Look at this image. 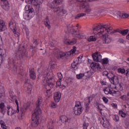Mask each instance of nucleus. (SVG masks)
I'll return each mask as SVG.
<instances>
[{"instance_id": "obj_16", "label": "nucleus", "mask_w": 129, "mask_h": 129, "mask_svg": "<svg viewBox=\"0 0 129 129\" xmlns=\"http://www.w3.org/2000/svg\"><path fill=\"white\" fill-rule=\"evenodd\" d=\"M83 57V56L80 55L78 57L75 58L73 63H72V68H76V66H77L78 64H80V63H81V60H82Z\"/></svg>"}, {"instance_id": "obj_23", "label": "nucleus", "mask_w": 129, "mask_h": 129, "mask_svg": "<svg viewBox=\"0 0 129 129\" xmlns=\"http://www.w3.org/2000/svg\"><path fill=\"white\" fill-rule=\"evenodd\" d=\"M30 106L29 103H24L22 106L21 107L20 112H21L22 114H24L26 111L27 110L28 107Z\"/></svg>"}, {"instance_id": "obj_15", "label": "nucleus", "mask_w": 129, "mask_h": 129, "mask_svg": "<svg viewBox=\"0 0 129 129\" xmlns=\"http://www.w3.org/2000/svg\"><path fill=\"white\" fill-rule=\"evenodd\" d=\"M9 25L11 30H12L14 34L17 35V24H16L15 21L11 20Z\"/></svg>"}, {"instance_id": "obj_1", "label": "nucleus", "mask_w": 129, "mask_h": 129, "mask_svg": "<svg viewBox=\"0 0 129 129\" xmlns=\"http://www.w3.org/2000/svg\"><path fill=\"white\" fill-rule=\"evenodd\" d=\"M54 74L53 72L45 73L42 75V80L43 85H45L46 91L45 92V96L46 97H51L52 96V92L51 89L54 86Z\"/></svg>"}, {"instance_id": "obj_28", "label": "nucleus", "mask_w": 129, "mask_h": 129, "mask_svg": "<svg viewBox=\"0 0 129 129\" xmlns=\"http://www.w3.org/2000/svg\"><path fill=\"white\" fill-rule=\"evenodd\" d=\"M60 120L61 122H70V118H68V117L63 115L61 116L60 117Z\"/></svg>"}, {"instance_id": "obj_44", "label": "nucleus", "mask_w": 129, "mask_h": 129, "mask_svg": "<svg viewBox=\"0 0 129 129\" xmlns=\"http://www.w3.org/2000/svg\"><path fill=\"white\" fill-rule=\"evenodd\" d=\"M25 2L26 4H29V5H33V6H35L34 0H26Z\"/></svg>"}, {"instance_id": "obj_36", "label": "nucleus", "mask_w": 129, "mask_h": 129, "mask_svg": "<svg viewBox=\"0 0 129 129\" xmlns=\"http://www.w3.org/2000/svg\"><path fill=\"white\" fill-rule=\"evenodd\" d=\"M85 16H86V13H80V14H78L76 15L75 19H80V18H81V17H84Z\"/></svg>"}, {"instance_id": "obj_53", "label": "nucleus", "mask_w": 129, "mask_h": 129, "mask_svg": "<svg viewBox=\"0 0 129 129\" xmlns=\"http://www.w3.org/2000/svg\"><path fill=\"white\" fill-rule=\"evenodd\" d=\"M57 76L59 80H62V79H63V76L62 75V74L61 73H57Z\"/></svg>"}, {"instance_id": "obj_2", "label": "nucleus", "mask_w": 129, "mask_h": 129, "mask_svg": "<svg viewBox=\"0 0 129 129\" xmlns=\"http://www.w3.org/2000/svg\"><path fill=\"white\" fill-rule=\"evenodd\" d=\"M93 33L95 35H99L100 36H105L106 34H115L117 33V30H112V27H110L108 25H97L93 28Z\"/></svg>"}, {"instance_id": "obj_56", "label": "nucleus", "mask_w": 129, "mask_h": 129, "mask_svg": "<svg viewBox=\"0 0 129 129\" xmlns=\"http://www.w3.org/2000/svg\"><path fill=\"white\" fill-rule=\"evenodd\" d=\"M102 99L105 103H107L108 102V99L107 98H106V97H103L102 98Z\"/></svg>"}, {"instance_id": "obj_35", "label": "nucleus", "mask_w": 129, "mask_h": 129, "mask_svg": "<svg viewBox=\"0 0 129 129\" xmlns=\"http://www.w3.org/2000/svg\"><path fill=\"white\" fill-rule=\"evenodd\" d=\"M74 35H75L76 38H78V39H83V37H84V35L83 34H80L79 32H77Z\"/></svg>"}, {"instance_id": "obj_48", "label": "nucleus", "mask_w": 129, "mask_h": 129, "mask_svg": "<svg viewBox=\"0 0 129 129\" xmlns=\"http://www.w3.org/2000/svg\"><path fill=\"white\" fill-rule=\"evenodd\" d=\"M25 11H26V12H30V10H34L33 9H31V7L30 6V5H26L25 7Z\"/></svg>"}, {"instance_id": "obj_32", "label": "nucleus", "mask_w": 129, "mask_h": 129, "mask_svg": "<svg viewBox=\"0 0 129 129\" xmlns=\"http://www.w3.org/2000/svg\"><path fill=\"white\" fill-rule=\"evenodd\" d=\"M25 86H27V91L28 94H31V91H32V85L30 84L25 83Z\"/></svg>"}, {"instance_id": "obj_4", "label": "nucleus", "mask_w": 129, "mask_h": 129, "mask_svg": "<svg viewBox=\"0 0 129 129\" xmlns=\"http://www.w3.org/2000/svg\"><path fill=\"white\" fill-rule=\"evenodd\" d=\"M76 51V47L75 46H74L71 51L66 52L58 51L56 54V57H57L58 59H60L64 58V57H68V56H74Z\"/></svg>"}, {"instance_id": "obj_17", "label": "nucleus", "mask_w": 129, "mask_h": 129, "mask_svg": "<svg viewBox=\"0 0 129 129\" xmlns=\"http://www.w3.org/2000/svg\"><path fill=\"white\" fill-rule=\"evenodd\" d=\"M109 33L105 34L104 36H102L103 39V43L104 44H109L111 42V41H112V38L107 35Z\"/></svg>"}, {"instance_id": "obj_34", "label": "nucleus", "mask_w": 129, "mask_h": 129, "mask_svg": "<svg viewBox=\"0 0 129 129\" xmlns=\"http://www.w3.org/2000/svg\"><path fill=\"white\" fill-rule=\"evenodd\" d=\"M128 14L126 13H119V17L121 18V19H126V18H128Z\"/></svg>"}, {"instance_id": "obj_40", "label": "nucleus", "mask_w": 129, "mask_h": 129, "mask_svg": "<svg viewBox=\"0 0 129 129\" xmlns=\"http://www.w3.org/2000/svg\"><path fill=\"white\" fill-rule=\"evenodd\" d=\"M34 6H38V5H42L43 0H34Z\"/></svg>"}, {"instance_id": "obj_6", "label": "nucleus", "mask_w": 129, "mask_h": 129, "mask_svg": "<svg viewBox=\"0 0 129 129\" xmlns=\"http://www.w3.org/2000/svg\"><path fill=\"white\" fill-rule=\"evenodd\" d=\"M40 115L41 113H38L37 112H34V113L32 114V121L31 123L32 126H34V127L38 126Z\"/></svg>"}, {"instance_id": "obj_47", "label": "nucleus", "mask_w": 129, "mask_h": 129, "mask_svg": "<svg viewBox=\"0 0 129 129\" xmlns=\"http://www.w3.org/2000/svg\"><path fill=\"white\" fill-rule=\"evenodd\" d=\"M50 106L52 108H56L57 105V104L55 103L54 102H51V103L50 104Z\"/></svg>"}, {"instance_id": "obj_52", "label": "nucleus", "mask_w": 129, "mask_h": 129, "mask_svg": "<svg viewBox=\"0 0 129 129\" xmlns=\"http://www.w3.org/2000/svg\"><path fill=\"white\" fill-rule=\"evenodd\" d=\"M100 83L102 85H106V84H107V83L106 82V80L105 79L101 80Z\"/></svg>"}, {"instance_id": "obj_25", "label": "nucleus", "mask_w": 129, "mask_h": 129, "mask_svg": "<svg viewBox=\"0 0 129 129\" xmlns=\"http://www.w3.org/2000/svg\"><path fill=\"white\" fill-rule=\"evenodd\" d=\"M90 67L94 70H98V69H100V65L98 62H92L90 64Z\"/></svg>"}, {"instance_id": "obj_41", "label": "nucleus", "mask_w": 129, "mask_h": 129, "mask_svg": "<svg viewBox=\"0 0 129 129\" xmlns=\"http://www.w3.org/2000/svg\"><path fill=\"white\" fill-rule=\"evenodd\" d=\"M62 2H63V0H54L53 2V4L54 6H56V5H60V4L62 3Z\"/></svg>"}, {"instance_id": "obj_31", "label": "nucleus", "mask_w": 129, "mask_h": 129, "mask_svg": "<svg viewBox=\"0 0 129 129\" xmlns=\"http://www.w3.org/2000/svg\"><path fill=\"white\" fill-rule=\"evenodd\" d=\"M95 106L98 109V111H100V112H101L102 109L104 107L103 105L100 104L97 102L95 104Z\"/></svg>"}, {"instance_id": "obj_55", "label": "nucleus", "mask_w": 129, "mask_h": 129, "mask_svg": "<svg viewBox=\"0 0 129 129\" xmlns=\"http://www.w3.org/2000/svg\"><path fill=\"white\" fill-rule=\"evenodd\" d=\"M120 98L122 100H127V97H126V95H123L121 96Z\"/></svg>"}, {"instance_id": "obj_10", "label": "nucleus", "mask_w": 129, "mask_h": 129, "mask_svg": "<svg viewBox=\"0 0 129 129\" xmlns=\"http://www.w3.org/2000/svg\"><path fill=\"white\" fill-rule=\"evenodd\" d=\"M53 12L54 13H56L57 16H63V15L67 14V11L62 8L60 7H55L53 8Z\"/></svg>"}, {"instance_id": "obj_43", "label": "nucleus", "mask_w": 129, "mask_h": 129, "mask_svg": "<svg viewBox=\"0 0 129 129\" xmlns=\"http://www.w3.org/2000/svg\"><path fill=\"white\" fill-rule=\"evenodd\" d=\"M88 41H89V42H93L94 41H96V38L93 36H91L88 38Z\"/></svg>"}, {"instance_id": "obj_18", "label": "nucleus", "mask_w": 129, "mask_h": 129, "mask_svg": "<svg viewBox=\"0 0 129 129\" xmlns=\"http://www.w3.org/2000/svg\"><path fill=\"white\" fill-rule=\"evenodd\" d=\"M19 113V112H17V110L14 109L12 107H11V106H7V113L8 115L9 116H12V115H14V114L16 113Z\"/></svg>"}, {"instance_id": "obj_49", "label": "nucleus", "mask_w": 129, "mask_h": 129, "mask_svg": "<svg viewBox=\"0 0 129 129\" xmlns=\"http://www.w3.org/2000/svg\"><path fill=\"white\" fill-rule=\"evenodd\" d=\"M76 77L78 79H82V78L84 77V74H80L79 75H77Z\"/></svg>"}, {"instance_id": "obj_22", "label": "nucleus", "mask_w": 129, "mask_h": 129, "mask_svg": "<svg viewBox=\"0 0 129 129\" xmlns=\"http://www.w3.org/2000/svg\"><path fill=\"white\" fill-rule=\"evenodd\" d=\"M53 98L55 102H59L60 99H61V93H60V92H56L54 93Z\"/></svg>"}, {"instance_id": "obj_24", "label": "nucleus", "mask_w": 129, "mask_h": 129, "mask_svg": "<svg viewBox=\"0 0 129 129\" xmlns=\"http://www.w3.org/2000/svg\"><path fill=\"white\" fill-rule=\"evenodd\" d=\"M29 75L31 79L35 80L36 79V73H35V70L34 68H31L29 69Z\"/></svg>"}, {"instance_id": "obj_11", "label": "nucleus", "mask_w": 129, "mask_h": 129, "mask_svg": "<svg viewBox=\"0 0 129 129\" xmlns=\"http://www.w3.org/2000/svg\"><path fill=\"white\" fill-rule=\"evenodd\" d=\"M102 120L101 122H103L102 126L104 128L111 129V124L109 123L108 119H107L105 117H102Z\"/></svg>"}, {"instance_id": "obj_37", "label": "nucleus", "mask_w": 129, "mask_h": 129, "mask_svg": "<svg viewBox=\"0 0 129 129\" xmlns=\"http://www.w3.org/2000/svg\"><path fill=\"white\" fill-rule=\"evenodd\" d=\"M113 119L115 121V122H117L118 121H119V116H118V115H113Z\"/></svg>"}, {"instance_id": "obj_60", "label": "nucleus", "mask_w": 129, "mask_h": 129, "mask_svg": "<svg viewBox=\"0 0 129 129\" xmlns=\"http://www.w3.org/2000/svg\"><path fill=\"white\" fill-rule=\"evenodd\" d=\"M57 86H61V80L57 81L56 82Z\"/></svg>"}, {"instance_id": "obj_8", "label": "nucleus", "mask_w": 129, "mask_h": 129, "mask_svg": "<svg viewBox=\"0 0 129 129\" xmlns=\"http://www.w3.org/2000/svg\"><path fill=\"white\" fill-rule=\"evenodd\" d=\"M28 52L26 50L18 51L15 55L16 56L14 58L15 60H19V59H22V57L27 56Z\"/></svg>"}, {"instance_id": "obj_57", "label": "nucleus", "mask_w": 129, "mask_h": 129, "mask_svg": "<svg viewBox=\"0 0 129 129\" xmlns=\"http://www.w3.org/2000/svg\"><path fill=\"white\" fill-rule=\"evenodd\" d=\"M2 93H0V98H3L5 96V94L4 93V90L2 89Z\"/></svg>"}, {"instance_id": "obj_7", "label": "nucleus", "mask_w": 129, "mask_h": 129, "mask_svg": "<svg viewBox=\"0 0 129 129\" xmlns=\"http://www.w3.org/2000/svg\"><path fill=\"white\" fill-rule=\"evenodd\" d=\"M112 77L109 78V79L111 82V84L109 86V88H110L112 90L115 89L116 88V83H115V79L117 81V77L115 75L111 74Z\"/></svg>"}, {"instance_id": "obj_13", "label": "nucleus", "mask_w": 129, "mask_h": 129, "mask_svg": "<svg viewBox=\"0 0 129 129\" xmlns=\"http://www.w3.org/2000/svg\"><path fill=\"white\" fill-rule=\"evenodd\" d=\"M34 10L32 9L29 11V12H25L23 14L24 18L25 20H31L33 17H34Z\"/></svg>"}, {"instance_id": "obj_9", "label": "nucleus", "mask_w": 129, "mask_h": 129, "mask_svg": "<svg viewBox=\"0 0 129 129\" xmlns=\"http://www.w3.org/2000/svg\"><path fill=\"white\" fill-rule=\"evenodd\" d=\"M43 102V98L41 96H39L37 101H36V107L34 111V112H37L38 113H41L40 107L41 106L42 103Z\"/></svg>"}, {"instance_id": "obj_51", "label": "nucleus", "mask_w": 129, "mask_h": 129, "mask_svg": "<svg viewBox=\"0 0 129 129\" xmlns=\"http://www.w3.org/2000/svg\"><path fill=\"white\" fill-rule=\"evenodd\" d=\"M44 24L46 27H47L48 29L51 28V25H50V22H49V21L46 20V21L44 22Z\"/></svg>"}, {"instance_id": "obj_61", "label": "nucleus", "mask_w": 129, "mask_h": 129, "mask_svg": "<svg viewBox=\"0 0 129 129\" xmlns=\"http://www.w3.org/2000/svg\"><path fill=\"white\" fill-rule=\"evenodd\" d=\"M107 75H108V72L107 71H105L103 73V76H107Z\"/></svg>"}, {"instance_id": "obj_19", "label": "nucleus", "mask_w": 129, "mask_h": 129, "mask_svg": "<svg viewBox=\"0 0 129 129\" xmlns=\"http://www.w3.org/2000/svg\"><path fill=\"white\" fill-rule=\"evenodd\" d=\"M91 101H92V97H86L84 99L85 107L87 110L89 109V104H90V102H91Z\"/></svg>"}, {"instance_id": "obj_20", "label": "nucleus", "mask_w": 129, "mask_h": 129, "mask_svg": "<svg viewBox=\"0 0 129 129\" xmlns=\"http://www.w3.org/2000/svg\"><path fill=\"white\" fill-rule=\"evenodd\" d=\"M63 42L66 45H74L77 43V39L73 38L72 40L68 39H64Z\"/></svg>"}, {"instance_id": "obj_30", "label": "nucleus", "mask_w": 129, "mask_h": 129, "mask_svg": "<svg viewBox=\"0 0 129 129\" xmlns=\"http://www.w3.org/2000/svg\"><path fill=\"white\" fill-rule=\"evenodd\" d=\"M0 125L3 129H10V127L7 126V123L3 120H0Z\"/></svg>"}, {"instance_id": "obj_64", "label": "nucleus", "mask_w": 129, "mask_h": 129, "mask_svg": "<svg viewBox=\"0 0 129 129\" xmlns=\"http://www.w3.org/2000/svg\"><path fill=\"white\" fill-rule=\"evenodd\" d=\"M0 25H5V22L3 21V20H0Z\"/></svg>"}, {"instance_id": "obj_27", "label": "nucleus", "mask_w": 129, "mask_h": 129, "mask_svg": "<svg viewBox=\"0 0 129 129\" xmlns=\"http://www.w3.org/2000/svg\"><path fill=\"white\" fill-rule=\"evenodd\" d=\"M7 56V51L5 49H2L0 47V60H3L4 57Z\"/></svg>"}, {"instance_id": "obj_62", "label": "nucleus", "mask_w": 129, "mask_h": 129, "mask_svg": "<svg viewBox=\"0 0 129 129\" xmlns=\"http://www.w3.org/2000/svg\"><path fill=\"white\" fill-rule=\"evenodd\" d=\"M102 12H103V9H99L98 10V14H100V13H102Z\"/></svg>"}, {"instance_id": "obj_39", "label": "nucleus", "mask_w": 129, "mask_h": 129, "mask_svg": "<svg viewBox=\"0 0 129 129\" xmlns=\"http://www.w3.org/2000/svg\"><path fill=\"white\" fill-rule=\"evenodd\" d=\"M101 61L102 65H106L107 64H108V62H109L108 58H107L103 59Z\"/></svg>"}, {"instance_id": "obj_14", "label": "nucleus", "mask_w": 129, "mask_h": 129, "mask_svg": "<svg viewBox=\"0 0 129 129\" xmlns=\"http://www.w3.org/2000/svg\"><path fill=\"white\" fill-rule=\"evenodd\" d=\"M92 57L94 61L95 62H101L102 61V56L100 53L96 52L92 54Z\"/></svg>"}, {"instance_id": "obj_58", "label": "nucleus", "mask_w": 129, "mask_h": 129, "mask_svg": "<svg viewBox=\"0 0 129 129\" xmlns=\"http://www.w3.org/2000/svg\"><path fill=\"white\" fill-rule=\"evenodd\" d=\"M111 105L112 107H114V108H117V105L115 103H112Z\"/></svg>"}, {"instance_id": "obj_38", "label": "nucleus", "mask_w": 129, "mask_h": 129, "mask_svg": "<svg viewBox=\"0 0 129 129\" xmlns=\"http://www.w3.org/2000/svg\"><path fill=\"white\" fill-rule=\"evenodd\" d=\"M122 36H125L128 33V29H125L119 32Z\"/></svg>"}, {"instance_id": "obj_12", "label": "nucleus", "mask_w": 129, "mask_h": 129, "mask_svg": "<svg viewBox=\"0 0 129 129\" xmlns=\"http://www.w3.org/2000/svg\"><path fill=\"white\" fill-rule=\"evenodd\" d=\"M67 31L68 33H71L72 35H75L77 31L76 30V27L73 26L72 24H69L67 26Z\"/></svg>"}, {"instance_id": "obj_59", "label": "nucleus", "mask_w": 129, "mask_h": 129, "mask_svg": "<svg viewBox=\"0 0 129 129\" xmlns=\"http://www.w3.org/2000/svg\"><path fill=\"white\" fill-rule=\"evenodd\" d=\"M48 44H49V46H50V47H54L55 45L54 43H53V42L52 41H50Z\"/></svg>"}, {"instance_id": "obj_29", "label": "nucleus", "mask_w": 129, "mask_h": 129, "mask_svg": "<svg viewBox=\"0 0 129 129\" xmlns=\"http://www.w3.org/2000/svg\"><path fill=\"white\" fill-rule=\"evenodd\" d=\"M5 103H0V112L3 114H5L7 109L5 108Z\"/></svg>"}, {"instance_id": "obj_46", "label": "nucleus", "mask_w": 129, "mask_h": 129, "mask_svg": "<svg viewBox=\"0 0 129 129\" xmlns=\"http://www.w3.org/2000/svg\"><path fill=\"white\" fill-rule=\"evenodd\" d=\"M89 125V124L88 123V122L85 121L83 125V129H87V127H88Z\"/></svg>"}, {"instance_id": "obj_21", "label": "nucleus", "mask_w": 129, "mask_h": 129, "mask_svg": "<svg viewBox=\"0 0 129 129\" xmlns=\"http://www.w3.org/2000/svg\"><path fill=\"white\" fill-rule=\"evenodd\" d=\"M103 91L105 94H115L117 92V91L111 90L109 87L105 88Z\"/></svg>"}, {"instance_id": "obj_26", "label": "nucleus", "mask_w": 129, "mask_h": 129, "mask_svg": "<svg viewBox=\"0 0 129 129\" xmlns=\"http://www.w3.org/2000/svg\"><path fill=\"white\" fill-rule=\"evenodd\" d=\"M1 4L4 10H5V11H9L10 10V5L8 1H5L4 2L1 3Z\"/></svg>"}, {"instance_id": "obj_45", "label": "nucleus", "mask_w": 129, "mask_h": 129, "mask_svg": "<svg viewBox=\"0 0 129 129\" xmlns=\"http://www.w3.org/2000/svg\"><path fill=\"white\" fill-rule=\"evenodd\" d=\"M117 71L118 73H121V74L125 73V70L124 69L119 68L118 69Z\"/></svg>"}, {"instance_id": "obj_63", "label": "nucleus", "mask_w": 129, "mask_h": 129, "mask_svg": "<svg viewBox=\"0 0 129 129\" xmlns=\"http://www.w3.org/2000/svg\"><path fill=\"white\" fill-rule=\"evenodd\" d=\"M51 69H54L55 68V64L52 63L50 65Z\"/></svg>"}, {"instance_id": "obj_54", "label": "nucleus", "mask_w": 129, "mask_h": 129, "mask_svg": "<svg viewBox=\"0 0 129 129\" xmlns=\"http://www.w3.org/2000/svg\"><path fill=\"white\" fill-rule=\"evenodd\" d=\"M15 103L17 105V112H20V108L19 107V102H18V100H15Z\"/></svg>"}, {"instance_id": "obj_42", "label": "nucleus", "mask_w": 129, "mask_h": 129, "mask_svg": "<svg viewBox=\"0 0 129 129\" xmlns=\"http://www.w3.org/2000/svg\"><path fill=\"white\" fill-rule=\"evenodd\" d=\"M7 29V26L5 24L0 25V32H3Z\"/></svg>"}, {"instance_id": "obj_5", "label": "nucleus", "mask_w": 129, "mask_h": 129, "mask_svg": "<svg viewBox=\"0 0 129 129\" xmlns=\"http://www.w3.org/2000/svg\"><path fill=\"white\" fill-rule=\"evenodd\" d=\"M83 111V109H82V105L81 104V102H76V104L73 109V112L76 115H80L81 113H82Z\"/></svg>"}, {"instance_id": "obj_50", "label": "nucleus", "mask_w": 129, "mask_h": 129, "mask_svg": "<svg viewBox=\"0 0 129 129\" xmlns=\"http://www.w3.org/2000/svg\"><path fill=\"white\" fill-rule=\"evenodd\" d=\"M119 114L122 117H125V116H126V114H125V113L123 112L122 111H119Z\"/></svg>"}, {"instance_id": "obj_33", "label": "nucleus", "mask_w": 129, "mask_h": 129, "mask_svg": "<svg viewBox=\"0 0 129 129\" xmlns=\"http://www.w3.org/2000/svg\"><path fill=\"white\" fill-rule=\"evenodd\" d=\"M54 122L52 120H50V121L48 122V126H47V128L48 129H55L54 127Z\"/></svg>"}, {"instance_id": "obj_3", "label": "nucleus", "mask_w": 129, "mask_h": 129, "mask_svg": "<svg viewBox=\"0 0 129 129\" xmlns=\"http://www.w3.org/2000/svg\"><path fill=\"white\" fill-rule=\"evenodd\" d=\"M80 3V9H85V13L89 14L91 12V8L88 4V2L91 3L92 2H96L97 0H77Z\"/></svg>"}]
</instances>
